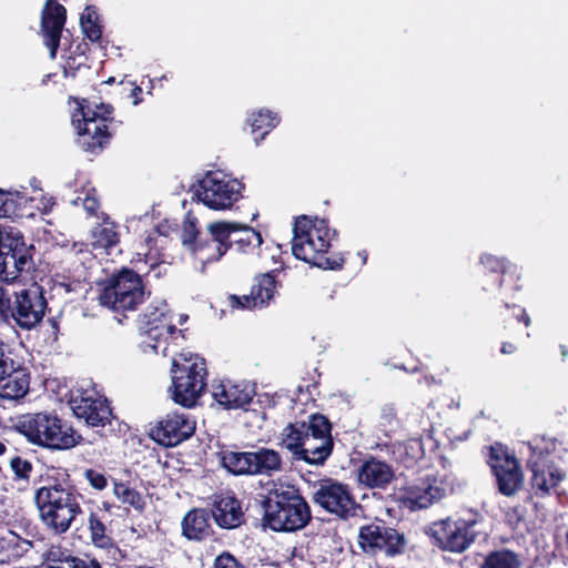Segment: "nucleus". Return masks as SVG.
I'll use <instances>...</instances> for the list:
<instances>
[{
    "label": "nucleus",
    "instance_id": "obj_1",
    "mask_svg": "<svg viewBox=\"0 0 568 568\" xmlns=\"http://www.w3.org/2000/svg\"><path fill=\"white\" fill-rule=\"evenodd\" d=\"M283 445L297 458L321 465L332 454L331 423L323 415H312L308 422L291 424L283 429Z\"/></svg>",
    "mask_w": 568,
    "mask_h": 568
},
{
    "label": "nucleus",
    "instance_id": "obj_2",
    "mask_svg": "<svg viewBox=\"0 0 568 568\" xmlns=\"http://www.w3.org/2000/svg\"><path fill=\"white\" fill-rule=\"evenodd\" d=\"M14 427L29 443L52 450L73 448L81 439L70 425L48 410L23 414Z\"/></svg>",
    "mask_w": 568,
    "mask_h": 568
},
{
    "label": "nucleus",
    "instance_id": "obj_3",
    "mask_svg": "<svg viewBox=\"0 0 568 568\" xmlns=\"http://www.w3.org/2000/svg\"><path fill=\"white\" fill-rule=\"evenodd\" d=\"M264 519L275 531H296L311 520V510L294 486L274 484L265 503Z\"/></svg>",
    "mask_w": 568,
    "mask_h": 568
},
{
    "label": "nucleus",
    "instance_id": "obj_4",
    "mask_svg": "<svg viewBox=\"0 0 568 568\" xmlns=\"http://www.w3.org/2000/svg\"><path fill=\"white\" fill-rule=\"evenodd\" d=\"M36 504L43 524L55 534L67 532L82 513L81 496L60 484L49 485L36 491Z\"/></svg>",
    "mask_w": 568,
    "mask_h": 568
},
{
    "label": "nucleus",
    "instance_id": "obj_5",
    "mask_svg": "<svg viewBox=\"0 0 568 568\" xmlns=\"http://www.w3.org/2000/svg\"><path fill=\"white\" fill-rule=\"evenodd\" d=\"M172 399L184 407H193L206 387V368L202 357L181 353L172 361Z\"/></svg>",
    "mask_w": 568,
    "mask_h": 568
},
{
    "label": "nucleus",
    "instance_id": "obj_6",
    "mask_svg": "<svg viewBox=\"0 0 568 568\" xmlns=\"http://www.w3.org/2000/svg\"><path fill=\"white\" fill-rule=\"evenodd\" d=\"M292 253L298 260L323 267L328 263L327 252L332 234L324 220L300 216L294 223Z\"/></svg>",
    "mask_w": 568,
    "mask_h": 568
},
{
    "label": "nucleus",
    "instance_id": "obj_7",
    "mask_svg": "<svg viewBox=\"0 0 568 568\" xmlns=\"http://www.w3.org/2000/svg\"><path fill=\"white\" fill-rule=\"evenodd\" d=\"M32 264V245L26 243L22 233L16 227L0 226V281L14 283Z\"/></svg>",
    "mask_w": 568,
    "mask_h": 568
},
{
    "label": "nucleus",
    "instance_id": "obj_8",
    "mask_svg": "<svg viewBox=\"0 0 568 568\" xmlns=\"http://www.w3.org/2000/svg\"><path fill=\"white\" fill-rule=\"evenodd\" d=\"M144 300V287L139 274L122 270L111 277L99 295L102 305L113 311H133Z\"/></svg>",
    "mask_w": 568,
    "mask_h": 568
},
{
    "label": "nucleus",
    "instance_id": "obj_9",
    "mask_svg": "<svg viewBox=\"0 0 568 568\" xmlns=\"http://www.w3.org/2000/svg\"><path fill=\"white\" fill-rule=\"evenodd\" d=\"M243 185L220 172H209L199 182L195 196L211 210L222 211L232 207L241 197Z\"/></svg>",
    "mask_w": 568,
    "mask_h": 568
},
{
    "label": "nucleus",
    "instance_id": "obj_10",
    "mask_svg": "<svg viewBox=\"0 0 568 568\" xmlns=\"http://www.w3.org/2000/svg\"><path fill=\"white\" fill-rule=\"evenodd\" d=\"M168 306L164 302H160L153 311L144 314L146 328L142 333L141 348L144 353L165 355L168 349V341L176 339L180 332L176 331L174 324L168 318Z\"/></svg>",
    "mask_w": 568,
    "mask_h": 568
},
{
    "label": "nucleus",
    "instance_id": "obj_11",
    "mask_svg": "<svg viewBox=\"0 0 568 568\" xmlns=\"http://www.w3.org/2000/svg\"><path fill=\"white\" fill-rule=\"evenodd\" d=\"M313 501L326 511L341 518L354 516L357 504L347 485L333 480H320L313 489Z\"/></svg>",
    "mask_w": 568,
    "mask_h": 568
},
{
    "label": "nucleus",
    "instance_id": "obj_12",
    "mask_svg": "<svg viewBox=\"0 0 568 568\" xmlns=\"http://www.w3.org/2000/svg\"><path fill=\"white\" fill-rule=\"evenodd\" d=\"M474 526V520L446 518L434 524L433 535L443 549L463 552L476 538Z\"/></svg>",
    "mask_w": 568,
    "mask_h": 568
},
{
    "label": "nucleus",
    "instance_id": "obj_13",
    "mask_svg": "<svg viewBox=\"0 0 568 568\" xmlns=\"http://www.w3.org/2000/svg\"><path fill=\"white\" fill-rule=\"evenodd\" d=\"M112 109L110 105L100 104L95 110L90 108H81L73 114L72 122L78 130L79 135L90 138V141L83 142L88 148H101L103 141L106 139L105 121L111 115Z\"/></svg>",
    "mask_w": 568,
    "mask_h": 568
},
{
    "label": "nucleus",
    "instance_id": "obj_14",
    "mask_svg": "<svg viewBox=\"0 0 568 568\" xmlns=\"http://www.w3.org/2000/svg\"><path fill=\"white\" fill-rule=\"evenodd\" d=\"M490 466L503 495L513 496L521 488L524 478L517 459L503 447H491Z\"/></svg>",
    "mask_w": 568,
    "mask_h": 568
},
{
    "label": "nucleus",
    "instance_id": "obj_15",
    "mask_svg": "<svg viewBox=\"0 0 568 568\" xmlns=\"http://www.w3.org/2000/svg\"><path fill=\"white\" fill-rule=\"evenodd\" d=\"M16 301L12 304V318L18 326L30 329L38 325L45 311V300L39 287L22 290L14 294Z\"/></svg>",
    "mask_w": 568,
    "mask_h": 568
},
{
    "label": "nucleus",
    "instance_id": "obj_16",
    "mask_svg": "<svg viewBox=\"0 0 568 568\" xmlns=\"http://www.w3.org/2000/svg\"><path fill=\"white\" fill-rule=\"evenodd\" d=\"M69 405L74 416L89 426H104L110 422L111 409L106 400L92 390L73 394Z\"/></svg>",
    "mask_w": 568,
    "mask_h": 568
},
{
    "label": "nucleus",
    "instance_id": "obj_17",
    "mask_svg": "<svg viewBox=\"0 0 568 568\" xmlns=\"http://www.w3.org/2000/svg\"><path fill=\"white\" fill-rule=\"evenodd\" d=\"M194 432V420L184 414L172 413L152 428L151 436L160 445L173 447L189 439Z\"/></svg>",
    "mask_w": 568,
    "mask_h": 568
},
{
    "label": "nucleus",
    "instance_id": "obj_18",
    "mask_svg": "<svg viewBox=\"0 0 568 568\" xmlns=\"http://www.w3.org/2000/svg\"><path fill=\"white\" fill-rule=\"evenodd\" d=\"M447 490L442 478L427 476L407 488L403 503L410 510L424 509L445 497Z\"/></svg>",
    "mask_w": 568,
    "mask_h": 568
},
{
    "label": "nucleus",
    "instance_id": "obj_19",
    "mask_svg": "<svg viewBox=\"0 0 568 568\" xmlns=\"http://www.w3.org/2000/svg\"><path fill=\"white\" fill-rule=\"evenodd\" d=\"M358 539L365 551L384 550L387 555L397 552L403 545V538L394 529L375 524L362 527Z\"/></svg>",
    "mask_w": 568,
    "mask_h": 568
},
{
    "label": "nucleus",
    "instance_id": "obj_20",
    "mask_svg": "<svg viewBox=\"0 0 568 568\" xmlns=\"http://www.w3.org/2000/svg\"><path fill=\"white\" fill-rule=\"evenodd\" d=\"M275 294V280L266 273L256 278L250 295L227 297L229 305L232 308H256L268 304Z\"/></svg>",
    "mask_w": 568,
    "mask_h": 568
},
{
    "label": "nucleus",
    "instance_id": "obj_21",
    "mask_svg": "<svg viewBox=\"0 0 568 568\" xmlns=\"http://www.w3.org/2000/svg\"><path fill=\"white\" fill-rule=\"evenodd\" d=\"M254 390L246 384H234L230 381L212 384L213 398L224 408L235 409L248 404Z\"/></svg>",
    "mask_w": 568,
    "mask_h": 568
},
{
    "label": "nucleus",
    "instance_id": "obj_22",
    "mask_svg": "<svg viewBox=\"0 0 568 568\" xmlns=\"http://www.w3.org/2000/svg\"><path fill=\"white\" fill-rule=\"evenodd\" d=\"M28 390L29 376L22 359L0 375V397L18 399L23 397Z\"/></svg>",
    "mask_w": 568,
    "mask_h": 568
},
{
    "label": "nucleus",
    "instance_id": "obj_23",
    "mask_svg": "<svg viewBox=\"0 0 568 568\" xmlns=\"http://www.w3.org/2000/svg\"><path fill=\"white\" fill-rule=\"evenodd\" d=\"M358 481L369 488H385L394 478V470L385 462L372 458L358 469Z\"/></svg>",
    "mask_w": 568,
    "mask_h": 568
},
{
    "label": "nucleus",
    "instance_id": "obj_24",
    "mask_svg": "<svg viewBox=\"0 0 568 568\" xmlns=\"http://www.w3.org/2000/svg\"><path fill=\"white\" fill-rule=\"evenodd\" d=\"M212 515L220 527L227 529L240 526L243 518L240 503L230 495L220 496L214 501Z\"/></svg>",
    "mask_w": 568,
    "mask_h": 568
},
{
    "label": "nucleus",
    "instance_id": "obj_25",
    "mask_svg": "<svg viewBox=\"0 0 568 568\" xmlns=\"http://www.w3.org/2000/svg\"><path fill=\"white\" fill-rule=\"evenodd\" d=\"M67 9L58 0H47L41 10V36H62Z\"/></svg>",
    "mask_w": 568,
    "mask_h": 568
},
{
    "label": "nucleus",
    "instance_id": "obj_26",
    "mask_svg": "<svg viewBox=\"0 0 568 568\" xmlns=\"http://www.w3.org/2000/svg\"><path fill=\"white\" fill-rule=\"evenodd\" d=\"M120 242L116 225L109 217L91 230V246L100 254L110 255Z\"/></svg>",
    "mask_w": 568,
    "mask_h": 568
},
{
    "label": "nucleus",
    "instance_id": "obj_27",
    "mask_svg": "<svg viewBox=\"0 0 568 568\" xmlns=\"http://www.w3.org/2000/svg\"><path fill=\"white\" fill-rule=\"evenodd\" d=\"M253 475L272 476L282 469L280 454L270 448H260L252 452Z\"/></svg>",
    "mask_w": 568,
    "mask_h": 568
},
{
    "label": "nucleus",
    "instance_id": "obj_28",
    "mask_svg": "<svg viewBox=\"0 0 568 568\" xmlns=\"http://www.w3.org/2000/svg\"><path fill=\"white\" fill-rule=\"evenodd\" d=\"M209 513L204 509H193L182 521L183 534L189 539H201L209 535Z\"/></svg>",
    "mask_w": 568,
    "mask_h": 568
},
{
    "label": "nucleus",
    "instance_id": "obj_29",
    "mask_svg": "<svg viewBox=\"0 0 568 568\" xmlns=\"http://www.w3.org/2000/svg\"><path fill=\"white\" fill-rule=\"evenodd\" d=\"M531 485L541 494H547L564 478V474L559 469L554 467H539L536 463L531 465Z\"/></svg>",
    "mask_w": 568,
    "mask_h": 568
},
{
    "label": "nucleus",
    "instance_id": "obj_30",
    "mask_svg": "<svg viewBox=\"0 0 568 568\" xmlns=\"http://www.w3.org/2000/svg\"><path fill=\"white\" fill-rule=\"evenodd\" d=\"M221 462L234 475H253L252 452H224Z\"/></svg>",
    "mask_w": 568,
    "mask_h": 568
},
{
    "label": "nucleus",
    "instance_id": "obj_31",
    "mask_svg": "<svg viewBox=\"0 0 568 568\" xmlns=\"http://www.w3.org/2000/svg\"><path fill=\"white\" fill-rule=\"evenodd\" d=\"M519 555L510 549H499L487 554L479 568H521Z\"/></svg>",
    "mask_w": 568,
    "mask_h": 568
},
{
    "label": "nucleus",
    "instance_id": "obj_32",
    "mask_svg": "<svg viewBox=\"0 0 568 568\" xmlns=\"http://www.w3.org/2000/svg\"><path fill=\"white\" fill-rule=\"evenodd\" d=\"M80 28L83 36H103L104 21L94 4H87L80 14Z\"/></svg>",
    "mask_w": 568,
    "mask_h": 568
},
{
    "label": "nucleus",
    "instance_id": "obj_33",
    "mask_svg": "<svg viewBox=\"0 0 568 568\" xmlns=\"http://www.w3.org/2000/svg\"><path fill=\"white\" fill-rule=\"evenodd\" d=\"M194 257L202 264L217 261L226 253V247L210 239H200L194 248L191 250Z\"/></svg>",
    "mask_w": 568,
    "mask_h": 568
},
{
    "label": "nucleus",
    "instance_id": "obj_34",
    "mask_svg": "<svg viewBox=\"0 0 568 568\" xmlns=\"http://www.w3.org/2000/svg\"><path fill=\"white\" fill-rule=\"evenodd\" d=\"M239 227L240 223L220 221L209 224L207 232L214 242L223 244L227 251L231 237L236 234Z\"/></svg>",
    "mask_w": 568,
    "mask_h": 568
},
{
    "label": "nucleus",
    "instance_id": "obj_35",
    "mask_svg": "<svg viewBox=\"0 0 568 568\" xmlns=\"http://www.w3.org/2000/svg\"><path fill=\"white\" fill-rule=\"evenodd\" d=\"M88 527L90 530V539L92 544L99 548H108L111 546V538L105 532V526L99 514L90 511L88 517Z\"/></svg>",
    "mask_w": 568,
    "mask_h": 568
},
{
    "label": "nucleus",
    "instance_id": "obj_36",
    "mask_svg": "<svg viewBox=\"0 0 568 568\" xmlns=\"http://www.w3.org/2000/svg\"><path fill=\"white\" fill-rule=\"evenodd\" d=\"M113 494L119 500L133 507L135 510L142 511L145 506L143 496L124 483L115 481Z\"/></svg>",
    "mask_w": 568,
    "mask_h": 568
},
{
    "label": "nucleus",
    "instance_id": "obj_37",
    "mask_svg": "<svg viewBox=\"0 0 568 568\" xmlns=\"http://www.w3.org/2000/svg\"><path fill=\"white\" fill-rule=\"evenodd\" d=\"M278 123V119L271 111H260L252 115L251 128L253 132L263 130L260 140H263L267 132Z\"/></svg>",
    "mask_w": 568,
    "mask_h": 568
},
{
    "label": "nucleus",
    "instance_id": "obj_38",
    "mask_svg": "<svg viewBox=\"0 0 568 568\" xmlns=\"http://www.w3.org/2000/svg\"><path fill=\"white\" fill-rule=\"evenodd\" d=\"M234 242L239 243L240 245H247V246H260L262 244V236L258 232H256L254 229L240 224V227L236 230V234L233 235Z\"/></svg>",
    "mask_w": 568,
    "mask_h": 568
},
{
    "label": "nucleus",
    "instance_id": "obj_39",
    "mask_svg": "<svg viewBox=\"0 0 568 568\" xmlns=\"http://www.w3.org/2000/svg\"><path fill=\"white\" fill-rule=\"evenodd\" d=\"M199 240L200 239H197L196 219L189 214L183 222L182 243L191 252V250L194 248Z\"/></svg>",
    "mask_w": 568,
    "mask_h": 568
},
{
    "label": "nucleus",
    "instance_id": "obj_40",
    "mask_svg": "<svg viewBox=\"0 0 568 568\" xmlns=\"http://www.w3.org/2000/svg\"><path fill=\"white\" fill-rule=\"evenodd\" d=\"M19 361L21 358L14 354L12 347L0 339V375L4 374L6 369L12 368Z\"/></svg>",
    "mask_w": 568,
    "mask_h": 568
},
{
    "label": "nucleus",
    "instance_id": "obj_41",
    "mask_svg": "<svg viewBox=\"0 0 568 568\" xmlns=\"http://www.w3.org/2000/svg\"><path fill=\"white\" fill-rule=\"evenodd\" d=\"M10 467L13 470L17 479H29L30 473L32 470V464L27 459L16 456L11 458Z\"/></svg>",
    "mask_w": 568,
    "mask_h": 568
},
{
    "label": "nucleus",
    "instance_id": "obj_42",
    "mask_svg": "<svg viewBox=\"0 0 568 568\" xmlns=\"http://www.w3.org/2000/svg\"><path fill=\"white\" fill-rule=\"evenodd\" d=\"M12 294L4 287L0 286V322L9 323L12 315Z\"/></svg>",
    "mask_w": 568,
    "mask_h": 568
},
{
    "label": "nucleus",
    "instance_id": "obj_43",
    "mask_svg": "<svg viewBox=\"0 0 568 568\" xmlns=\"http://www.w3.org/2000/svg\"><path fill=\"white\" fill-rule=\"evenodd\" d=\"M214 568H244L229 552L220 555L214 561Z\"/></svg>",
    "mask_w": 568,
    "mask_h": 568
},
{
    "label": "nucleus",
    "instance_id": "obj_44",
    "mask_svg": "<svg viewBox=\"0 0 568 568\" xmlns=\"http://www.w3.org/2000/svg\"><path fill=\"white\" fill-rule=\"evenodd\" d=\"M85 478L90 481L91 486L95 489L102 490L106 486V478L103 474L95 470H87Z\"/></svg>",
    "mask_w": 568,
    "mask_h": 568
},
{
    "label": "nucleus",
    "instance_id": "obj_45",
    "mask_svg": "<svg viewBox=\"0 0 568 568\" xmlns=\"http://www.w3.org/2000/svg\"><path fill=\"white\" fill-rule=\"evenodd\" d=\"M79 201L82 202L84 210L90 214H94L99 207V202L94 194L88 193L83 199L78 196L74 203L77 204Z\"/></svg>",
    "mask_w": 568,
    "mask_h": 568
},
{
    "label": "nucleus",
    "instance_id": "obj_46",
    "mask_svg": "<svg viewBox=\"0 0 568 568\" xmlns=\"http://www.w3.org/2000/svg\"><path fill=\"white\" fill-rule=\"evenodd\" d=\"M481 263L487 265L491 271L504 270L505 267L504 260L497 258L493 255H484L481 257Z\"/></svg>",
    "mask_w": 568,
    "mask_h": 568
},
{
    "label": "nucleus",
    "instance_id": "obj_47",
    "mask_svg": "<svg viewBox=\"0 0 568 568\" xmlns=\"http://www.w3.org/2000/svg\"><path fill=\"white\" fill-rule=\"evenodd\" d=\"M61 39L62 38H45V47L48 48L50 52V57L53 59L57 54V49L61 45ZM65 40L67 44L70 40V38H63Z\"/></svg>",
    "mask_w": 568,
    "mask_h": 568
},
{
    "label": "nucleus",
    "instance_id": "obj_48",
    "mask_svg": "<svg viewBox=\"0 0 568 568\" xmlns=\"http://www.w3.org/2000/svg\"><path fill=\"white\" fill-rule=\"evenodd\" d=\"M79 565L78 557H67L64 559L59 560L58 566L54 568H77Z\"/></svg>",
    "mask_w": 568,
    "mask_h": 568
},
{
    "label": "nucleus",
    "instance_id": "obj_49",
    "mask_svg": "<svg viewBox=\"0 0 568 568\" xmlns=\"http://www.w3.org/2000/svg\"><path fill=\"white\" fill-rule=\"evenodd\" d=\"M77 568H102L97 559H81L79 558V565Z\"/></svg>",
    "mask_w": 568,
    "mask_h": 568
},
{
    "label": "nucleus",
    "instance_id": "obj_50",
    "mask_svg": "<svg viewBox=\"0 0 568 568\" xmlns=\"http://www.w3.org/2000/svg\"><path fill=\"white\" fill-rule=\"evenodd\" d=\"M41 207L40 210L42 211V213H49L52 209V206L54 205V201L52 200V197H42L41 199Z\"/></svg>",
    "mask_w": 568,
    "mask_h": 568
},
{
    "label": "nucleus",
    "instance_id": "obj_51",
    "mask_svg": "<svg viewBox=\"0 0 568 568\" xmlns=\"http://www.w3.org/2000/svg\"><path fill=\"white\" fill-rule=\"evenodd\" d=\"M515 346L513 344L505 343L501 347L503 354H511L515 352Z\"/></svg>",
    "mask_w": 568,
    "mask_h": 568
},
{
    "label": "nucleus",
    "instance_id": "obj_52",
    "mask_svg": "<svg viewBox=\"0 0 568 568\" xmlns=\"http://www.w3.org/2000/svg\"><path fill=\"white\" fill-rule=\"evenodd\" d=\"M141 91H142L141 88L138 85L133 88L131 95L134 98V101H133L134 104L139 103L138 94L141 93Z\"/></svg>",
    "mask_w": 568,
    "mask_h": 568
},
{
    "label": "nucleus",
    "instance_id": "obj_53",
    "mask_svg": "<svg viewBox=\"0 0 568 568\" xmlns=\"http://www.w3.org/2000/svg\"><path fill=\"white\" fill-rule=\"evenodd\" d=\"M6 450H7L6 445L0 442V456L3 455L6 453Z\"/></svg>",
    "mask_w": 568,
    "mask_h": 568
},
{
    "label": "nucleus",
    "instance_id": "obj_54",
    "mask_svg": "<svg viewBox=\"0 0 568 568\" xmlns=\"http://www.w3.org/2000/svg\"><path fill=\"white\" fill-rule=\"evenodd\" d=\"M524 320H525V324L528 326L530 324V318L529 316L525 315L524 314Z\"/></svg>",
    "mask_w": 568,
    "mask_h": 568
},
{
    "label": "nucleus",
    "instance_id": "obj_55",
    "mask_svg": "<svg viewBox=\"0 0 568 568\" xmlns=\"http://www.w3.org/2000/svg\"><path fill=\"white\" fill-rule=\"evenodd\" d=\"M562 356H567V351L562 347L561 349Z\"/></svg>",
    "mask_w": 568,
    "mask_h": 568
},
{
    "label": "nucleus",
    "instance_id": "obj_56",
    "mask_svg": "<svg viewBox=\"0 0 568 568\" xmlns=\"http://www.w3.org/2000/svg\"><path fill=\"white\" fill-rule=\"evenodd\" d=\"M113 81H114V78H110V79L106 81V83H113Z\"/></svg>",
    "mask_w": 568,
    "mask_h": 568
},
{
    "label": "nucleus",
    "instance_id": "obj_57",
    "mask_svg": "<svg viewBox=\"0 0 568 568\" xmlns=\"http://www.w3.org/2000/svg\"><path fill=\"white\" fill-rule=\"evenodd\" d=\"M362 258H363V262L365 263L366 262V254L364 253V255H362Z\"/></svg>",
    "mask_w": 568,
    "mask_h": 568
}]
</instances>
